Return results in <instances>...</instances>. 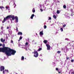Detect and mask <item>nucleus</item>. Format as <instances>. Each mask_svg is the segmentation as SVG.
<instances>
[{"instance_id":"obj_1","label":"nucleus","mask_w":74,"mask_h":74,"mask_svg":"<svg viewBox=\"0 0 74 74\" xmlns=\"http://www.w3.org/2000/svg\"><path fill=\"white\" fill-rule=\"evenodd\" d=\"M16 52V51L13 49H11L10 48H9L7 52H6V53L5 54L7 56H11V55H15Z\"/></svg>"},{"instance_id":"obj_2","label":"nucleus","mask_w":74,"mask_h":74,"mask_svg":"<svg viewBox=\"0 0 74 74\" xmlns=\"http://www.w3.org/2000/svg\"><path fill=\"white\" fill-rule=\"evenodd\" d=\"M2 46L3 47H0V52H5V53H6L10 48L5 47V44H3Z\"/></svg>"},{"instance_id":"obj_3","label":"nucleus","mask_w":74,"mask_h":74,"mask_svg":"<svg viewBox=\"0 0 74 74\" xmlns=\"http://www.w3.org/2000/svg\"><path fill=\"white\" fill-rule=\"evenodd\" d=\"M12 18L13 21H14V19H15V16H14L12 15H9L4 18L3 21H2L3 23H4V22L7 21V19H9V18Z\"/></svg>"},{"instance_id":"obj_4","label":"nucleus","mask_w":74,"mask_h":74,"mask_svg":"<svg viewBox=\"0 0 74 74\" xmlns=\"http://www.w3.org/2000/svg\"><path fill=\"white\" fill-rule=\"evenodd\" d=\"M34 53V56L35 57V58H37L38 56V52L37 51H34L33 52H32V53Z\"/></svg>"},{"instance_id":"obj_5","label":"nucleus","mask_w":74,"mask_h":74,"mask_svg":"<svg viewBox=\"0 0 74 74\" xmlns=\"http://www.w3.org/2000/svg\"><path fill=\"white\" fill-rule=\"evenodd\" d=\"M5 68H4V66H1L0 67V70L1 71H4V69Z\"/></svg>"},{"instance_id":"obj_6","label":"nucleus","mask_w":74,"mask_h":74,"mask_svg":"<svg viewBox=\"0 0 74 74\" xmlns=\"http://www.w3.org/2000/svg\"><path fill=\"white\" fill-rule=\"evenodd\" d=\"M46 45L47 47V50H50V48H51V47L48 44H46Z\"/></svg>"},{"instance_id":"obj_7","label":"nucleus","mask_w":74,"mask_h":74,"mask_svg":"<svg viewBox=\"0 0 74 74\" xmlns=\"http://www.w3.org/2000/svg\"><path fill=\"white\" fill-rule=\"evenodd\" d=\"M15 19H16V22H18V18L17 16H16L15 17Z\"/></svg>"},{"instance_id":"obj_8","label":"nucleus","mask_w":74,"mask_h":74,"mask_svg":"<svg viewBox=\"0 0 74 74\" xmlns=\"http://www.w3.org/2000/svg\"><path fill=\"white\" fill-rule=\"evenodd\" d=\"M1 42H4L5 41V40L4 39L3 40V38H2L1 39Z\"/></svg>"},{"instance_id":"obj_9","label":"nucleus","mask_w":74,"mask_h":74,"mask_svg":"<svg viewBox=\"0 0 74 74\" xmlns=\"http://www.w3.org/2000/svg\"><path fill=\"white\" fill-rule=\"evenodd\" d=\"M40 35L43 36L44 35V33H43V31H42L41 32H40Z\"/></svg>"},{"instance_id":"obj_10","label":"nucleus","mask_w":74,"mask_h":74,"mask_svg":"<svg viewBox=\"0 0 74 74\" xmlns=\"http://www.w3.org/2000/svg\"><path fill=\"white\" fill-rule=\"evenodd\" d=\"M34 14H32L30 17L31 19H33V17H34Z\"/></svg>"},{"instance_id":"obj_11","label":"nucleus","mask_w":74,"mask_h":74,"mask_svg":"<svg viewBox=\"0 0 74 74\" xmlns=\"http://www.w3.org/2000/svg\"><path fill=\"white\" fill-rule=\"evenodd\" d=\"M17 34L18 35H22V33L21 32H18Z\"/></svg>"},{"instance_id":"obj_12","label":"nucleus","mask_w":74,"mask_h":74,"mask_svg":"<svg viewBox=\"0 0 74 74\" xmlns=\"http://www.w3.org/2000/svg\"><path fill=\"white\" fill-rule=\"evenodd\" d=\"M47 41H48L47 40H45L43 41V42L45 43V44H47Z\"/></svg>"},{"instance_id":"obj_13","label":"nucleus","mask_w":74,"mask_h":74,"mask_svg":"<svg viewBox=\"0 0 74 74\" xmlns=\"http://www.w3.org/2000/svg\"><path fill=\"white\" fill-rule=\"evenodd\" d=\"M24 59H25V58H24V56H22L21 57V60H24Z\"/></svg>"},{"instance_id":"obj_14","label":"nucleus","mask_w":74,"mask_h":74,"mask_svg":"<svg viewBox=\"0 0 74 74\" xmlns=\"http://www.w3.org/2000/svg\"><path fill=\"white\" fill-rule=\"evenodd\" d=\"M35 9H34V8H33L32 10V12L34 13V12H35Z\"/></svg>"},{"instance_id":"obj_15","label":"nucleus","mask_w":74,"mask_h":74,"mask_svg":"<svg viewBox=\"0 0 74 74\" xmlns=\"http://www.w3.org/2000/svg\"><path fill=\"white\" fill-rule=\"evenodd\" d=\"M53 17L54 19H56V16L55 15H53Z\"/></svg>"},{"instance_id":"obj_16","label":"nucleus","mask_w":74,"mask_h":74,"mask_svg":"<svg viewBox=\"0 0 74 74\" xmlns=\"http://www.w3.org/2000/svg\"><path fill=\"white\" fill-rule=\"evenodd\" d=\"M63 8H66V6L65 5H64L63 6Z\"/></svg>"},{"instance_id":"obj_17","label":"nucleus","mask_w":74,"mask_h":74,"mask_svg":"<svg viewBox=\"0 0 74 74\" xmlns=\"http://www.w3.org/2000/svg\"><path fill=\"white\" fill-rule=\"evenodd\" d=\"M0 8H1V9L2 10H3L2 8H4V7L0 6Z\"/></svg>"},{"instance_id":"obj_18","label":"nucleus","mask_w":74,"mask_h":74,"mask_svg":"<svg viewBox=\"0 0 74 74\" xmlns=\"http://www.w3.org/2000/svg\"><path fill=\"white\" fill-rule=\"evenodd\" d=\"M14 5H15V6L14 7V8H15V7H16V4H15V2H14V3L13 6H14Z\"/></svg>"},{"instance_id":"obj_19","label":"nucleus","mask_w":74,"mask_h":74,"mask_svg":"<svg viewBox=\"0 0 74 74\" xmlns=\"http://www.w3.org/2000/svg\"><path fill=\"white\" fill-rule=\"evenodd\" d=\"M41 50H42V48H39L38 49V51H41Z\"/></svg>"},{"instance_id":"obj_20","label":"nucleus","mask_w":74,"mask_h":74,"mask_svg":"<svg viewBox=\"0 0 74 74\" xmlns=\"http://www.w3.org/2000/svg\"><path fill=\"white\" fill-rule=\"evenodd\" d=\"M60 30H61V32H63V28H61L60 29Z\"/></svg>"},{"instance_id":"obj_21","label":"nucleus","mask_w":74,"mask_h":74,"mask_svg":"<svg viewBox=\"0 0 74 74\" xmlns=\"http://www.w3.org/2000/svg\"><path fill=\"white\" fill-rule=\"evenodd\" d=\"M57 14H59L60 13L59 10H57Z\"/></svg>"},{"instance_id":"obj_22","label":"nucleus","mask_w":74,"mask_h":74,"mask_svg":"<svg viewBox=\"0 0 74 74\" xmlns=\"http://www.w3.org/2000/svg\"><path fill=\"white\" fill-rule=\"evenodd\" d=\"M66 25L64 24L63 26V27H66Z\"/></svg>"},{"instance_id":"obj_23","label":"nucleus","mask_w":74,"mask_h":74,"mask_svg":"<svg viewBox=\"0 0 74 74\" xmlns=\"http://www.w3.org/2000/svg\"><path fill=\"white\" fill-rule=\"evenodd\" d=\"M44 29H46V28H47V26L45 25L44 26Z\"/></svg>"},{"instance_id":"obj_24","label":"nucleus","mask_w":74,"mask_h":74,"mask_svg":"<svg viewBox=\"0 0 74 74\" xmlns=\"http://www.w3.org/2000/svg\"><path fill=\"white\" fill-rule=\"evenodd\" d=\"M51 17H49V19H48V20H51Z\"/></svg>"},{"instance_id":"obj_25","label":"nucleus","mask_w":74,"mask_h":74,"mask_svg":"<svg viewBox=\"0 0 74 74\" xmlns=\"http://www.w3.org/2000/svg\"><path fill=\"white\" fill-rule=\"evenodd\" d=\"M22 36H20V38H19V39L20 40H21L22 39Z\"/></svg>"},{"instance_id":"obj_26","label":"nucleus","mask_w":74,"mask_h":74,"mask_svg":"<svg viewBox=\"0 0 74 74\" xmlns=\"http://www.w3.org/2000/svg\"><path fill=\"white\" fill-rule=\"evenodd\" d=\"M57 53H60V51H57Z\"/></svg>"},{"instance_id":"obj_27","label":"nucleus","mask_w":74,"mask_h":74,"mask_svg":"<svg viewBox=\"0 0 74 74\" xmlns=\"http://www.w3.org/2000/svg\"><path fill=\"white\" fill-rule=\"evenodd\" d=\"M9 8V7H8V6H6V10H7V9H8V8Z\"/></svg>"},{"instance_id":"obj_28","label":"nucleus","mask_w":74,"mask_h":74,"mask_svg":"<svg viewBox=\"0 0 74 74\" xmlns=\"http://www.w3.org/2000/svg\"><path fill=\"white\" fill-rule=\"evenodd\" d=\"M66 60H68V59H69V57H66Z\"/></svg>"},{"instance_id":"obj_29","label":"nucleus","mask_w":74,"mask_h":74,"mask_svg":"<svg viewBox=\"0 0 74 74\" xmlns=\"http://www.w3.org/2000/svg\"><path fill=\"white\" fill-rule=\"evenodd\" d=\"M13 40H11V42H10L11 43H13Z\"/></svg>"},{"instance_id":"obj_30","label":"nucleus","mask_w":74,"mask_h":74,"mask_svg":"<svg viewBox=\"0 0 74 74\" xmlns=\"http://www.w3.org/2000/svg\"><path fill=\"white\" fill-rule=\"evenodd\" d=\"M56 70L57 71H58L59 69H58V68H56Z\"/></svg>"},{"instance_id":"obj_31","label":"nucleus","mask_w":74,"mask_h":74,"mask_svg":"<svg viewBox=\"0 0 74 74\" xmlns=\"http://www.w3.org/2000/svg\"><path fill=\"white\" fill-rule=\"evenodd\" d=\"M25 45H28V42H26L25 43Z\"/></svg>"},{"instance_id":"obj_32","label":"nucleus","mask_w":74,"mask_h":74,"mask_svg":"<svg viewBox=\"0 0 74 74\" xmlns=\"http://www.w3.org/2000/svg\"><path fill=\"white\" fill-rule=\"evenodd\" d=\"M16 30L17 31V32L18 31V27H16Z\"/></svg>"},{"instance_id":"obj_33","label":"nucleus","mask_w":74,"mask_h":74,"mask_svg":"<svg viewBox=\"0 0 74 74\" xmlns=\"http://www.w3.org/2000/svg\"><path fill=\"white\" fill-rule=\"evenodd\" d=\"M71 62H74V60H71Z\"/></svg>"},{"instance_id":"obj_34","label":"nucleus","mask_w":74,"mask_h":74,"mask_svg":"<svg viewBox=\"0 0 74 74\" xmlns=\"http://www.w3.org/2000/svg\"><path fill=\"white\" fill-rule=\"evenodd\" d=\"M74 74V71L71 72V74Z\"/></svg>"},{"instance_id":"obj_35","label":"nucleus","mask_w":74,"mask_h":74,"mask_svg":"<svg viewBox=\"0 0 74 74\" xmlns=\"http://www.w3.org/2000/svg\"><path fill=\"white\" fill-rule=\"evenodd\" d=\"M6 39H8V36H6Z\"/></svg>"},{"instance_id":"obj_36","label":"nucleus","mask_w":74,"mask_h":74,"mask_svg":"<svg viewBox=\"0 0 74 74\" xmlns=\"http://www.w3.org/2000/svg\"><path fill=\"white\" fill-rule=\"evenodd\" d=\"M5 71H7L8 73V70L5 69Z\"/></svg>"},{"instance_id":"obj_37","label":"nucleus","mask_w":74,"mask_h":74,"mask_svg":"<svg viewBox=\"0 0 74 74\" xmlns=\"http://www.w3.org/2000/svg\"><path fill=\"white\" fill-rule=\"evenodd\" d=\"M65 40H67V41H68L69 40V39H67V38H66L65 39Z\"/></svg>"},{"instance_id":"obj_38","label":"nucleus","mask_w":74,"mask_h":74,"mask_svg":"<svg viewBox=\"0 0 74 74\" xmlns=\"http://www.w3.org/2000/svg\"><path fill=\"white\" fill-rule=\"evenodd\" d=\"M40 11H41L42 12V11H43V10H42V9H40Z\"/></svg>"},{"instance_id":"obj_39","label":"nucleus","mask_w":74,"mask_h":74,"mask_svg":"<svg viewBox=\"0 0 74 74\" xmlns=\"http://www.w3.org/2000/svg\"><path fill=\"white\" fill-rule=\"evenodd\" d=\"M25 49L26 51H27V48H25Z\"/></svg>"},{"instance_id":"obj_40","label":"nucleus","mask_w":74,"mask_h":74,"mask_svg":"<svg viewBox=\"0 0 74 74\" xmlns=\"http://www.w3.org/2000/svg\"><path fill=\"white\" fill-rule=\"evenodd\" d=\"M9 29V27L8 26L7 28V29Z\"/></svg>"},{"instance_id":"obj_41","label":"nucleus","mask_w":74,"mask_h":74,"mask_svg":"<svg viewBox=\"0 0 74 74\" xmlns=\"http://www.w3.org/2000/svg\"><path fill=\"white\" fill-rule=\"evenodd\" d=\"M1 46H2V44H0V47H1Z\"/></svg>"},{"instance_id":"obj_42","label":"nucleus","mask_w":74,"mask_h":74,"mask_svg":"<svg viewBox=\"0 0 74 74\" xmlns=\"http://www.w3.org/2000/svg\"><path fill=\"white\" fill-rule=\"evenodd\" d=\"M3 71V73L4 74L5 72V71H4V70Z\"/></svg>"},{"instance_id":"obj_43","label":"nucleus","mask_w":74,"mask_h":74,"mask_svg":"<svg viewBox=\"0 0 74 74\" xmlns=\"http://www.w3.org/2000/svg\"><path fill=\"white\" fill-rule=\"evenodd\" d=\"M58 73H59V74H60V72L58 71Z\"/></svg>"},{"instance_id":"obj_44","label":"nucleus","mask_w":74,"mask_h":74,"mask_svg":"<svg viewBox=\"0 0 74 74\" xmlns=\"http://www.w3.org/2000/svg\"><path fill=\"white\" fill-rule=\"evenodd\" d=\"M20 40H21V39H19V40H18V41H20Z\"/></svg>"},{"instance_id":"obj_45","label":"nucleus","mask_w":74,"mask_h":74,"mask_svg":"<svg viewBox=\"0 0 74 74\" xmlns=\"http://www.w3.org/2000/svg\"><path fill=\"white\" fill-rule=\"evenodd\" d=\"M16 74H18V73H16Z\"/></svg>"}]
</instances>
